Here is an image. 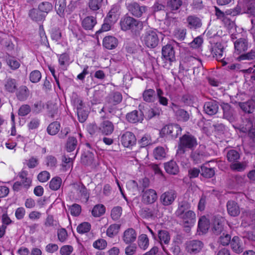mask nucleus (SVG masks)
<instances>
[{
  "label": "nucleus",
  "mask_w": 255,
  "mask_h": 255,
  "mask_svg": "<svg viewBox=\"0 0 255 255\" xmlns=\"http://www.w3.org/2000/svg\"><path fill=\"white\" fill-rule=\"evenodd\" d=\"M105 212V207L102 204L95 205L92 211V215L95 217H98L103 215Z\"/></svg>",
  "instance_id": "37998d69"
},
{
  "label": "nucleus",
  "mask_w": 255,
  "mask_h": 255,
  "mask_svg": "<svg viewBox=\"0 0 255 255\" xmlns=\"http://www.w3.org/2000/svg\"><path fill=\"white\" fill-rule=\"evenodd\" d=\"M164 168L166 172L170 174L176 175L179 172V167L176 162L173 160L165 163Z\"/></svg>",
  "instance_id": "a878e982"
},
{
  "label": "nucleus",
  "mask_w": 255,
  "mask_h": 255,
  "mask_svg": "<svg viewBox=\"0 0 255 255\" xmlns=\"http://www.w3.org/2000/svg\"><path fill=\"white\" fill-rule=\"evenodd\" d=\"M180 140V143H197L196 138L188 132L181 137Z\"/></svg>",
  "instance_id": "e433bc0d"
},
{
  "label": "nucleus",
  "mask_w": 255,
  "mask_h": 255,
  "mask_svg": "<svg viewBox=\"0 0 255 255\" xmlns=\"http://www.w3.org/2000/svg\"><path fill=\"white\" fill-rule=\"evenodd\" d=\"M18 176L21 179L23 186L26 189H28L31 184V179L28 177L27 171L22 170L18 174Z\"/></svg>",
  "instance_id": "c756f323"
},
{
  "label": "nucleus",
  "mask_w": 255,
  "mask_h": 255,
  "mask_svg": "<svg viewBox=\"0 0 255 255\" xmlns=\"http://www.w3.org/2000/svg\"><path fill=\"white\" fill-rule=\"evenodd\" d=\"M157 199V193L154 189H148L143 191L142 201L144 204H152L156 201Z\"/></svg>",
  "instance_id": "9b49d317"
},
{
  "label": "nucleus",
  "mask_w": 255,
  "mask_h": 255,
  "mask_svg": "<svg viewBox=\"0 0 255 255\" xmlns=\"http://www.w3.org/2000/svg\"><path fill=\"white\" fill-rule=\"evenodd\" d=\"M4 87L5 90L10 93L14 92L17 88L16 80L13 79H7L5 83Z\"/></svg>",
  "instance_id": "4c0bfd02"
},
{
  "label": "nucleus",
  "mask_w": 255,
  "mask_h": 255,
  "mask_svg": "<svg viewBox=\"0 0 255 255\" xmlns=\"http://www.w3.org/2000/svg\"><path fill=\"white\" fill-rule=\"evenodd\" d=\"M186 21L187 26L193 29L200 27L202 25L201 19L195 15H189L187 17Z\"/></svg>",
  "instance_id": "6ab92c4d"
},
{
  "label": "nucleus",
  "mask_w": 255,
  "mask_h": 255,
  "mask_svg": "<svg viewBox=\"0 0 255 255\" xmlns=\"http://www.w3.org/2000/svg\"><path fill=\"white\" fill-rule=\"evenodd\" d=\"M155 95V91L151 89L145 90L143 93V100L146 102H153Z\"/></svg>",
  "instance_id": "58836bf2"
},
{
  "label": "nucleus",
  "mask_w": 255,
  "mask_h": 255,
  "mask_svg": "<svg viewBox=\"0 0 255 255\" xmlns=\"http://www.w3.org/2000/svg\"><path fill=\"white\" fill-rule=\"evenodd\" d=\"M191 208L190 204L187 201H183L179 204L178 209L176 211V215H182L183 213L188 211Z\"/></svg>",
  "instance_id": "c9c22d12"
},
{
  "label": "nucleus",
  "mask_w": 255,
  "mask_h": 255,
  "mask_svg": "<svg viewBox=\"0 0 255 255\" xmlns=\"http://www.w3.org/2000/svg\"><path fill=\"white\" fill-rule=\"evenodd\" d=\"M94 160L93 155L91 152L87 154H83L81 157V162L85 165H90L93 163Z\"/></svg>",
  "instance_id": "49530a36"
},
{
  "label": "nucleus",
  "mask_w": 255,
  "mask_h": 255,
  "mask_svg": "<svg viewBox=\"0 0 255 255\" xmlns=\"http://www.w3.org/2000/svg\"><path fill=\"white\" fill-rule=\"evenodd\" d=\"M239 34L233 33L231 35L232 40L234 41L235 52L237 54H240L242 52H245L249 48V43L247 38L239 37Z\"/></svg>",
  "instance_id": "39448f33"
},
{
  "label": "nucleus",
  "mask_w": 255,
  "mask_h": 255,
  "mask_svg": "<svg viewBox=\"0 0 255 255\" xmlns=\"http://www.w3.org/2000/svg\"><path fill=\"white\" fill-rule=\"evenodd\" d=\"M182 131L181 127L176 124L166 125L161 129L159 133L161 136L170 135L172 138H176Z\"/></svg>",
  "instance_id": "423d86ee"
},
{
  "label": "nucleus",
  "mask_w": 255,
  "mask_h": 255,
  "mask_svg": "<svg viewBox=\"0 0 255 255\" xmlns=\"http://www.w3.org/2000/svg\"><path fill=\"white\" fill-rule=\"evenodd\" d=\"M69 57L68 54L64 53L60 55L58 57V62L61 68L63 69H66V63L68 62Z\"/></svg>",
  "instance_id": "4d7b16f0"
},
{
  "label": "nucleus",
  "mask_w": 255,
  "mask_h": 255,
  "mask_svg": "<svg viewBox=\"0 0 255 255\" xmlns=\"http://www.w3.org/2000/svg\"><path fill=\"white\" fill-rule=\"evenodd\" d=\"M230 168L232 170L242 172L246 169V164L243 162H235L231 164Z\"/></svg>",
  "instance_id": "5fc2aeb1"
},
{
  "label": "nucleus",
  "mask_w": 255,
  "mask_h": 255,
  "mask_svg": "<svg viewBox=\"0 0 255 255\" xmlns=\"http://www.w3.org/2000/svg\"><path fill=\"white\" fill-rule=\"evenodd\" d=\"M17 97L20 101L25 100L29 95V91L26 86H21L17 93Z\"/></svg>",
  "instance_id": "79ce46f5"
},
{
  "label": "nucleus",
  "mask_w": 255,
  "mask_h": 255,
  "mask_svg": "<svg viewBox=\"0 0 255 255\" xmlns=\"http://www.w3.org/2000/svg\"><path fill=\"white\" fill-rule=\"evenodd\" d=\"M41 78V74L38 70H34L30 74L29 79L30 81L32 83L39 82Z\"/></svg>",
  "instance_id": "bf43d9fd"
},
{
  "label": "nucleus",
  "mask_w": 255,
  "mask_h": 255,
  "mask_svg": "<svg viewBox=\"0 0 255 255\" xmlns=\"http://www.w3.org/2000/svg\"><path fill=\"white\" fill-rule=\"evenodd\" d=\"M171 108L175 113L178 121L186 122L189 119V115L188 112L180 109L177 105L172 103Z\"/></svg>",
  "instance_id": "f8f14e48"
},
{
  "label": "nucleus",
  "mask_w": 255,
  "mask_h": 255,
  "mask_svg": "<svg viewBox=\"0 0 255 255\" xmlns=\"http://www.w3.org/2000/svg\"><path fill=\"white\" fill-rule=\"evenodd\" d=\"M227 157L230 162H234L240 158L239 153L235 150H231L228 151Z\"/></svg>",
  "instance_id": "052dcab7"
},
{
  "label": "nucleus",
  "mask_w": 255,
  "mask_h": 255,
  "mask_svg": "<svg viewBox=\"0 0 255 255\" xmlns=\"http://www.w3.org/2000/svg\"><path fill=\"white\" fill-rule=\"evenodd\" d=\"M53 8L52 4L47 1H44L40 3L38 5L39 10L43 12L48 13L52 10Z\"/></svg>",
  "instance_id": "3c124183"
},
{
  "label": "nucleus",
  "mask_w": 255,
  "mask_h": 255,
  "mask_svg": "<svg viewBox=\"0 0 255 255\" xmlns=\"http://www.w3.org/2000/svg\"><path fill=\"white\" fill-rule=\"evenodd\" d=\"M162 56L166 61H173L175 60V52L173 46L170 44L164 46L162 48Z\"/></svg>",
  "instance_id": "ddd939ff"
},
{
  "label": "nucleus",
  "mask_w": 255,
  "mask_h": 255,
  "mask_svg": "<svg viewBox=\"0 0 255 255\" xmlns=\"http://www.w3.org/2000/svg\"><path fill=\"white\" fill-rule=\"evenodd\" d=\"M224 46L220 42L215 43L212 47V53L218 60L224 58Z\"/></svg>",
  "instance_id": "dca6fc26"
},
{
  "label": "nucleus",
  "mask_w": 255,
  "mask_h": 255,
  "mask_svg": "<svg viewBox=\"0 0 255 255\" xmlns=\"http://www.w3.org/2000/svg\"><path fill=\"white\" fill-rule=\"evenodd\" d=\"M228 213L233 217H236L240 213V209L238 204L234 201L230 200L227 203Z\"/></svg>",
  "instance_id": "a211bd4d"
},
{
  "label": "nucleus",
  "mask_w": 255,
  "mask_h": 255,
  "mask_svg": "<svg viewBox=\"0 0 255 255\" xmlns=\"http://www.w3.org/2000/svg\"><path fill=\"white\" fill-rule=\"evenodd\" d=\"M166 152L162 146H158L154 151V156L157 159H160L165 156Z\"/></svg>",
  "instance_id": "6e6d98bb"
},
{
  "label": "nucleus",
  "mask_w": 255,
  "mask_h": 255,
  "mask_svg": "<svg viewBox=\"0 0 255 255\" xmlns=\"http://www.w3.org/2000/svg\"><path fill=\"white\" fill-rule=\"evenodd\" d=\"M240 106L245 112L252 113L255 108V101L250 100L246 102L241 103Z\"/></svg>",
  "instance_id": "2f4dec72"
},
{
  "label": "nucleus",
  "mask_w": 255,
  "mask_h": 255,
  "mask_svg": "<svg viewBox=\"0 0 255 255\" xmlns=\"http://www.w3.org/2000/svg\"><path fill=\"white\" fill-rule=\"evenodd\" d=\"M127 120L131 123L141 122L143 120V116L141 111H133L127 115Z\"/></svg>",
  "instance_id": "f3484780"
},
{
  "label": "nucleus",
  "mask_w": 255,
  "mask_h": 255,
  "mask_svg": "<svg viewBox=\"0 0 255 255\" xmlns=\"http://www.w3.org/2000/svg\"><path fill=\"white\" fill-rule=\"evenodd\" d=\"M161 36V33L157 29L149 28L145 30L141 39L146 47L153 48L158 45L159 38Z\"/></svg>",
  "instance_id": "f03ea898"
},
{
  "label": "nucleus",
  "mask_w": 255,
  "mask_h": 255,
  "mask_svg": "<svg viewBox=\"0 0 255 255\" xmlns=\"http://www.w3.org/2000/svg\"><path fill=\"white\" fill-rule=\"evenodd\" d=\"M182 4L181 0H167V7L172 11L178 10Z\"/></svg>",
  "instance_id": "f704fd0d"
},
{
  "label": "nucleus",
  "mask_w": 255,
  "mask_h": 255,
  "mask_svg": "<svg viewBox=\"0 0 255 255\" xmlns=\"http://www.w3.org/2000/svg\"><path fill=\"white\" fill-rule=\"evenodd\" d=\"M120 229V225L117 224H112L107 229L106 232L107 235L110 238H113L118 234Z\"/></svg>",
  "instance_id": "ea45409f"
},
{
  "label": "nucleus",
  "mask_w": 255,
  "mask_h": 255,
  "mask_svg": "<svg viewBox=\"0 0 255 255\" xmlns=\"http://www.w3.org/2000/svg\"><path fill=\"white\" fill-rule=\"evenodd\" d=\"M209 221L205 216H202L198 221V228L202 233H205L209 228Z\"/></svg>",
  "instance_id": "72a5a7b5"
},
{
  "label": "nucleus",
  "mask_w": 255,
  "mask_h": 255,
  "mask_svg": "<svg viewBox=\"0 0 255 255\" xmlns=\"http://www.w3.org/2000/svg\"><path fill=\"white\" fill-rule=\"evenodd\" d=\"M97 23L96 18L88 16L85 17L82 22L83 27L86 30H91Z\"/></svg>",
  "instance_id": "cd10ccee"
},
{
  "label": "nucleus",
  "mask_w": 255,
  "mask_h": 255,
  "mask_svg": "<svg viewBox=\"0 0 255 255\" xmlns=\"http://www.w3.org/2000/svg\"><path fill=\"white\" fill-rule=\"evenodd\" d=\"M119 8L118 5H113L106 17L107 21H110L111 23H115L119 17Z\"/></svg>",
  "instance_id": "393cba45"
},
{
  "label": "nucleus",
  "mask_w": 255,
  "mask_h": 255,
  "mask_svg": "<svg viewBox=\"0 0 255 255\" xmlns=\"http://www.w3.org/2000/svg\"><path fill=\"white\" fill-rule=\"evenodd\" d=\"M149 245V239L145 234H141L138 238V247L142 250H145Z\"/></svg>",
  "instance_id": "473e14b6"
},
{
  "label": "nucleus",
  "mask_w": 255,
  "mask_h": 255,
  "mask_svg": "<svg viewBox=\"0 0 255 255\" xmlns=\"http://www.w3.org/2000/svg\"><path fill=\"white\" fill-rule=\"evenodd\" d=\"M57 236L58 240L61 243L65 242L68 238L67 231L64 228L58 230Z\"/></svg>",
  "instance_id": "680f3d73"
},
{
  "label": "nucleus",
  "mask_w": 255,
  "mask_h": 255,
  "mask_svg": "<svg viewBox=\"0 0 255 255\" xmlns=\"http://www.w3.org/2000/svg\"><path fill=\"white\" fill-rule=\"evenodd\" d=\"M129 9L134 16L140 17L142 13L145 11L146 7L140 6L137 3L133 2L129 6Z\"/></svg>",
  "instance_id": "b1692460"
},
{
  "label": "nucleus",
  "mask_w": 255,
  "mask_h": 255,
  "mask_svg": "<svg viewBox=\"0 0 255 255\" xmlns=\"http://www.w3.org/2000/svg\"><path fill=\"white\" fill-rule=\"evenodd\" d=\"M122 143H135L136 137L134 134L130 131H126L121 137Z\"/></svg>",
  "instance_id": "7c9ffc66"
},
{
  "label": "nucleus",
  "mask_w": 255,
  "mask_h": 255,
  "mask_svg": "<svg viewBox=\"0 0 255 255\" xmlns=\"http://www.w3.org/2000/svg\"><path fill=\"white\" fill-rule=\"evenodd\" d=\"M102 1L103 0H90L89 6L93 11L97 10L101 7Z\"/></svg>",
  "instance_id": "13d9d810"
},
{
  "label": "nucleus",
  "mask_w": 255,
  "mask_h": 255,
  "mask_svg": "<svg viewBox=\"0 0 255 255\" xmlns=\"http://www.w3.org/2000/svg\"><path fill=\"white\" fill-rule=\"evenodd\" d=\"M91 229V225L88 222H83L79 225L77 228V232L80 234L88 233Z\"/></svg>",
  "instance_id": "de8ad7c7"
},
{
  "label": "nucleus",
  "mask_w": 255,
  "mask_h": 255,
  "mask_svg": "<svg viewBox=\"0 0 255 255\" xmlns=\"http://www.w3.org/2000/svg\"><path fill=\"white\" fill-rule=\"evenodd\" d=\"M250 14L255 16V0H251L250 1L244 0L242 1L240 0L238 5L235 8L231 14L233 15L243 13Z\"/></svg>",
  "instance_id": "7ed1b4c3"
},
{
  "label": "nucleus",
  "mask_w": 255,
  "mask_h": 255,
  "mask_svg": "<svg viewBox=\"0 0 255 255\" xmlns=\"http://www.w3.org/2000/svg\"><path fill=\"white\" fill-rule=\"evenodd\" d=\"M62 168L63 171H66L69 169L73 164L72 159L70 157H67L65 155H63L62 158Z\"/></svg>",
  "instance_id": "09e8293b"
},
{
  "label": "nucleus",
  "mask_w": 255,
  "mask_h": 255,
  "mask_svg": "<svg viewBox=\"0 0 255 255\" xmlns=\"http://www.w3.org/2000/svg\"><path fill=\"white\" fill-rule=\"evenodd\" d=\"M120 25L122 30H129L135 35L138 34L143 28V24L141 21L128 16H125L121 18Z\"/></svg>",
  "instance_id": "f257e3e1"
},
{
  "label": "nucleus",
  "mask_w": 255,
  "mask_h": 255,
  "mask_svg": "<svg viewBox=\"0 0 255 255\" xmlns=\"http://www.w3.org/2000/svg\"><path fill=\"white\" fill-rule=\"evenodd\" d=\"M29 16L33 20L36 21L40 20L42 19L41 14L38 10L35 8H33L29 10Z\"/></svg>",
  "instance_id": "603ef678"
},
{
  "label": "nucleus",
  "mask_w": 255,
  "mask_h": 255,
  "mask_svg": "<svg viewBox=\"0 0 255 255\" xmlns=\"http://www.w3.org/2000/svg\"><path fill=\"white\" fill-rule=\"evenodd\" d=\"M219 109L218 103L214 100L206 102L204 105V111L206 114L212 116L216 114Z\"/></svg>",
  "instance_id": "2eb2a0df"
},
{
  "label": "nucleus",
  "mask_w": 255,
  "mask_h": 255,
  "mask_svg": "<svg viewBox=\"0 0 255 255\" xmlns=\"http://www.w3.org/2000/svg\"><path fill=\"white\" fill-rule=\"evenodd\" d=\"M103 44L108 49H113L118 46V40L113 36H107L104 38Z\"/></svg>",
  "instance_id": "4be33fe9"
},
{
  "label": "nucleus",
  "mask_w": 255,
  "mask_h": 255,
  "mask_svg": "<svg viewBox=\"0 0 255 255\" xmlns=\"http://www.w3.org/2000/svg\"><path fill=\"white\" fill-rule=\"evenodd\" d=\"M174 37L180 40H183L186 35V30L184 29H176L174 31Z\"/></svg>",
  "instance_id": "69168bd1"
},
{
  "label": "nucleus",
  "mask_w": 255,
  "mask_h": 255,
  "mask_svg": "<svg viewBox=\"0 0 255 255\" xmlns=\"http://www.w3.org/2000/svg\"><path fill=\"white\" fill-rule=\"evenodd\" d=\"M201 175L207 178H210L215 175V170L213 168L201 166Z\"/></svg>",
  "instance_id": "c03bdc74"
},
{
  "label": "nucleus",
  "mask_w": 255,
  "mask_h": 255,
  "mask_svg": "<svg viewBox=\"0 0 255 255\" xmlns=\"http://www.w3.org/2000/svg\"><path fill=\"white\" fill-rule=\"evenodd\" d=\"M136 238V233L134 230L129 228L126 230L123 236V240L126 244H130L134 242Z\"/></svg>",
  "instance_id": "412c9836"
},
{
  "label": "nucleus",
  "mask_w": 255,
  "mask_h": 255,
  "mask_svg": "<svg viewBox=\"0 0 255 255\" xmlns=\"http://www.w3.org/2000/svg\"><path fill=\"white\" fill-rule=\"evenodd\" d=\"M72 187L79 198L88 200L89 195L84 184L81 183H74L72 185Z\"/></svg>",
  "instance_id": "4468645a"
},
{
  "label": "nucleus",
  "mask_w": 255,
  "mask_h": 255,
  "mask_svg": "<svg viewBox=\"0 0 255 255\" xmlns=\"http://www.w3.org/2000/svg\"><path fill=\"white\" fill-rule=\"evenodd\" d=\"M158 242L162 248L163 251L167 255H169V252L164 245H168L170 241V235L169 233L165 230H160L158 231Z\"/></svg>",
  "instance_id": "9d476101"
},
{
  "label": "nucleus",
  "mask_w": 255,
  "mask_h": 255,
  "mask_svg": "<svg viewBox=\"0 0 255 255\" xmlns=\"http://www.w3.org/2000/svg\"><path fill=\"white\" fill-rule=\"evenodd\" d=\"M100 129L105 134H110L114 130V125L110 121H104L101 124Z\"/></svg>",
  "instance_id": "c85d7f7f"
},
{
  "label": "nucleus",
  "mask_w": 255,
  "mask_h": 255,
  "mask_svg": "<svg viewBox=\"0 0 255 255\" xmlns=\"http://www.w3.org/2000/svg\"><path fill=\"white\" fill-rule=\"evenodd\" d=\"M230 244L232 249L236 253H241L244 249V247L242 242L237 236H235L233 238Z\"/></svg>",
  "instance_id": "5701e85b"
},
{
  "label": "nucleus",
  "mask_w": 255,
  "mask_h": 255,
  "mask_svg": "<svg viewBox=\"0 0 255 255\" xmlns=\"http://www.w3.org/2000/svg\"><path fill=\"white\" fill-rule=\"evenodd\" d=\"M75 7L76 2L73 0H70L67 5L66 0H56L55 9L60 17H64L66 14H70Z\"/></svg>",
  "instance_id": "20e7f679"
},
{
  "label": "nucleus",
  "mask_w": 255,
  "mask_h": 255,
  "mask_svg": "<svg viewBox=\"0 0 255 255\" xmlns=\"http://www.w3.org/2000/svg\"><path fill=\"white\" fill-rule=\"evenodd\" d=\"M60 124L57 122L51 123L47 127V130L50 135H55L60 130Z\"/></svg>",
  "instance_id": "a19ab883"
},
{
  "label": "nucleus",
  "mask_w": 255,
  "mask_h": 255,
  "mask_svg": "<svg viewBox=\"0 0 255 255\" xmlns=\"http://www.w3.org/2000/svg\"><path fill=\"white\" fill-rule=\"evenodd\" d=\"M7 63L9 66L13 70L18 69L20 66L19 61L14 58H10L7 59Z\"/></svg>",
  "instance_id": "774afa93"
},
{
  "label": "nucleus",
  "mask_w": 255,
  "mask_h": 255,
  "mask_svg": "<svg viewBox=\"0 0 255 255\" xmlns=\"http://www.w3.org/2000/svg\"><path fill=\"white\" fill-rule=\"evenodd\" d=\"M157 97L159 104L161 105L166 106L168 104V99L164 97V93L160 89H156Z\"/></svg>",
  "instance_id": "8fccbe9b"
},
{
  "label": "nucleus",
  "mask_w": 255,
  "mask_h": 255,
  "mask_svg": "<svg viewBox=\"0 0 255 255\" xmlns=\"http://www.w3.org/2000/svg\"><path fill=\"white\" fill-rule=\"evenodd\" d=\"M31 111V108L28 105H23L19 109L18 115L21 117L27 115Z\"/></svg>",
  "instance_id": "0e129e2a"
},
{
  "label": "nucleus",
  "mask_w": 255,
  "mask_h": 255,
  "mask_svg": "<svg viewBox=\"0 0 255 255\" xmlns=\"http://www.w3.org/2000/svg\"><path fill=\"white\" fill-rule=\"evenodd\" d=\"M107 242L102 239H99L93 243V247L98 250H103L107 247Z\"/></svg>",
  "instance_id": "e2e57ef3"
},
{
  "label": "nucleus",
  "mask_w": 255,
  "mask_h": 255,
  "mask_svg": "<svg viewBox=\"0 0 255 255\" xmlns=\"http://www.w3.org/2000/svg\"><path fill=\"white\" fill-rule=\"evenodd\" d=\"M62 180L59 177L53 178L49 182V188L52 190H57L61 186Z\"/></svg>",
  "instance_id": "a18cd8bd"
},
{
  "label": "nucleus",
  "mask_w": 255,
  "mask_h": 255,
  "mask_svg": "<svg viewBox=\"0 0 255 255\" xmlns=\"http://www.w3.org/2000/svg\"><path fill=\"white\" fill-rule=\"evenodd\" d=\"M57 163L56 158L52 155L47 156L46 158V164L50 168H54Z\"/></svg>",
  "instance_id": "338daca9"
},
{
  "label": "nucleus",
  "mask_w": 255,
  "mask_h": 255,
  "mask_svg": "<svg viewBox=\"0 0 255 255\" xmlns=\"http://www.w3.org/2000/svg\"><path fill=\"white\" fill-rule=\"evenodd\" d=\"M177 197V193L173 189H169L163 193L160 196L159 201L161 204L167 206L171 205Z\"/></svg>",
  "instance_id": "6e6552de"
},
{
  "label": "nucleus",
  "mask_w": 255,
  "mask_h": 255,
  "mask_svg": "<svg viewBox=\"0 0 255 255\" xmlns=\"http://www.w3.org/2000/svg\"><path fill=\"white\" fill-rule=\"evenodd\" d=\"M122 213V209L121 207H115L111 211V217L114 220H117L120 218Z\"/></svg>",
  "instance_id": "864d4df0"
},
{
  "label": "nucleus",
  "mask_w": 255,
  "mask_h": 255,
  "mask_svg": "<svg viewBox=\"0 0 255 255\" xmlns=\"http://www.w3.org/2000/svg\"><path fill=\"white\" fill-rule=\"evenodd\" d=\"M78 102L79 103L76 107L77 116L79 121L81 123H84L88 117V112L84 109L82 101L80 100Z\"/></svg>",
  "instance_id": "aec40b11"
},
{
  "label": "nucleus",
  "mask_w": 255,
  "mask_h": 255,
  "mask_svg": "<svg viewBox=\"0 0 255 255\" xmlns=\"http://www.w3.org/2000/svg\"><path fill=\"white\" fill-rule=\"evenodd\" d=\"M223 219L215 217L213 222V231L215 234L219 235L223 231Z\"/></svg>",
  "instance_id": "bb28decb"
},
{
  "label": "nucleus",
  "mask_w": 255,
  "mask_h": 255,
  "mask_svg": "<svg viewBox=\"0 0 255 255\" xmlns=\"http://www.w3.org/2000/svg\"><path fill=\"white\" fill-rule=\"evenodd\" d=\"M204 246L203 243L199 240H191L186 242V251L190 255H195L200 252Z\"/></svg>",
  "instance_id": "1a4fd4ad"
},
{
  "label": "nucleus",
  "mask_w": 255,
  "mask_h": 255,
  "mask_svg": "<svg viewBox=\"0 0 255 255\" xmlns=\"http://www.w3.org/2000/svg\"><path fill=\"white\" fill-rule=\"evenodd\" d=\"M177 216L182 220L184 227L186 232L190 230V228L194 225L196 222V214L191 210L187 211L182 215Z\"/></svg>",
  "instance_id": "0eeeda50"
}]
</instances>
